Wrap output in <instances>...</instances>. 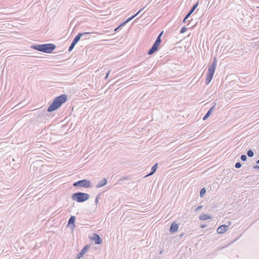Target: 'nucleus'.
<instances>
[{
	"label": "nucleus",
	"mask_w": 259,
	"mask_h": 259,
	"mask_svg": "<svg viewBox=\"0 0 259 259\" xmlns=\"http://www.w3.org/2000/svg\"><path fill=\"white\" fill-rule=\"evenodd\" d=\"M256 163L259 164V159L256 161Z\"/></svg>",
	"instance_id": "58836bf2"
},
{
	"label": "nucleus",
	"mask_w": 259,
	"mask_h": 259,
	"mask_svg": "<svg viewBox=\"0 0 259 259\" xmlns=\"http://www.w3.org/2000/svg\"><path fill=\"white\" fill-rule=\"evenodd\" d=\"M110 70H108L107 73H106L105 77V79H107L108 78V75L110 74Z\"/></svg>",
	"instance_id": "7c9ffc66"
},
{
	"label": "nucleus",
	"mask_w": 259,
	"mask_h": 259,
	"mask_svg": "<svg viewBox=\"0 0 259 259\" xmlns=\"http://www.w3.org/2000/svg\"><path fill=\"white\" fill-rule=\"evenodd\" d=\"M211 218V216L206 214H201L199 216V219L201 221H204Z\"/></svg>",
	"instance_id": "f3484780"
},
{
	"label": "nucleus",
	"mask_w": 259,
	"mask_h": 259,
	"mask_svg": "<svg viewBox=\"0 0 259 259\" xmlns=\"http://www.w3.org/2000/svg\"><path fill=\"white\" fill-rule=\"evenodd\" d=\"M75 46V44H73V43L71 42L70 46H69V49H68V51L69 52H70L71 51H72V50L73 49L74 46Z\"/></svg>",
	"instance_id": "4be33fe9"
},
{
	"label": "nucleus",
	"mask_w": 259,
	"mask_h": 259,
	"mask_svg": "<svg viewBox=\"0 0 259 259\" xmlns=\"http://www.w3.org/2000/svg\"><path fill=\"white\" fill-rule=\"evenodd\" d=\"M158 163L155 164L152 167H151V172L147 175L145 177H149L150 176H152L153 175L156 171L157 168Z\"/></svg>",
	"instance_id": "dca6fc26"
},
{
	"label": "nucleus",
	"mask_w": 259,
	"mask_h": 259,
	"mask_svg": "<svg viewBox=\"0 0 259 259\" xmlns=\"http://www.w3.org/2000/svg\"><path fill=\"white\" fill-rule=\"evenodd\" d=\"M100 194H99L98 196H97L96 199H95V203L96 204H97L99 202V200L100 199Z\"/></svg>",
	"instance_id": "a878e982"
},
{
	"label": "nucleus",
	"mask_w": 259,
	"mask_h": 259,
	"mask_svg": "<svg viewBox=\"0 0 259 259\" xmlns=\"http://www.w3.org/2000/svg\"><path fill=\"white\" fill-rule=\"evenodd\" d=\"M89 198V194L81 192L74 193L71 196V198L73 200L79 203L83 202L88 200Z\"/></svg>",
	"instance_id": "20e7f679"
},
{
	"label": "nucleus",
	"mask_w": 259,
	"mask_h": 259,
	"mask_svg": "<svg viewBox=\"0 0 259 259\" xmlns=\"http://www.w3.org/2000/svg\"><path fill=\"white\" fill-rule=\"evenodd\" d=\"M89 247L90 246L89 245H86L85 246H84L77 254L76 259H80L81 257H82L84 253L87 251Z\"/></svg>",
	"instance_id": "6e6552de"
},
{
	"label": "nucleus",
	"mask_w": 259,
	"mask_h": 259,
	"mask_svg": "<svg viewBox=\"0 0 259 259\" xmlns=\"http://www.w3.org/2000/svg\"><path fill=\"white\" fill-rule=\"evenodd\" d=\"M91 32H89L79 33L76 36H75L72 42L73 43V44L76 45L80 39L81 37H83L84 35L89 34Z\"/></svg>",
	"instance_id": "0eeeda50"
},
{
	"label": "nucleus",
	"mask_w": 259,
	"mask_h": 259,
	"mask_svg": "<svg viewBox=\"0 0 259 259\" xmlns=\"http://www.w3.org/2000/svg\"><path fill=\"white\" fill-rule=\"evenodd\" d=\"M141 13V11H139L136 14H135L134 15L132 16L131 17H129L126 19V22H129L132 19H133L135 17H136L138 15H139Z\"/></svg>",
	"instance_id": "a211bd4d"
},
{
	"label": "nucleus",
	"mask_w": 259,
	"mask_h": 259,
	"mask_svg": "<svg viewBox=\"0 0 259 259\" xmlns=\"http://www.w3.org/2000/svg\"><path fill=\"white\" fill-rule=\"evenodd\" d=\"M85 39H86V38L85 37H83V38H82V40H85Z\"/></svg>",
	"instance_id": "4c0bfd02"
},
{
	"label": "nucleus",
	"mask_w": 259,
	"mask_h": 259,
	"mask_svg": "<svg viewBox=\"0 0 259 259\" xmlns=\"http://www.w3.org/2000/svg\"><path fill=\"white\" fill-rule=\"evenodd\" d=\"M217 60L216 57L213 58L211 65L208 66L207 77L205 80V83L208 84L211 81L214 73L217 67Z\"/></svg>",
	"instance_id": "7ed1b4c3"
},
{
	"label": "nucleus",
	"mask_w": 259,
	"mask_h": 259,
	"mask_svg": "<svg viewBox=\"0 0 259 259\" xmlns=\"http://www.w3.org/2000/svg\"><path fill=\"white\" fill-rule=\"evenodd\" d=\"M67 99V95L62 94L56 97L48 108L49 112L54 111L58 109Z\"/></svg>",
	"instance_id": "f257e3e1"
},
{
	"label": "nucleus",
	"mask_w": 259,
	"mask_h": 259,
	"mask_svg": "<svg viewBox=\"0 0 259 259\" xmlns=\"http://www.w3.org/2000/svg\"><path fill=\"white\" fill-rule=\"evenodd\" d=\"M145 7L141 9L139 11H141V12L144 9Z\"/></svg>",
	"instance_id": "c9c22d12"
},
{
	"label": "nucleus",
	"mask_w": 259,
	"mask_h": 259,
	"mask_svg": "<svg viewBox=\"0 0 259 259\" xmlns=\"http://www.w3.org/2000/svg\"><path fill=\"white\" fill-rule=\"evenodd\" d=\"M205 193H206V190H205V188H203L202 189H201L200 190V197L203 198L204 197V195Z\"/></svg>",
	"instance_id": "aec40b11"
},
{
	"label": "nucleus",
	"mask_w": 259,
	"mask_h": 259,
	"mask_svg": "<svg viewBox=\"0 0 259 259\" xmlns=\"http://www.w3.org/2000/svg\"><path fill=\"white\" fill-rule=\"evenodd\" d=\"M187 30V28L185 26H184L181 28V29L180 30V33H183L185 32Z\"/></svg>",
	"instance_id": "b1692460"
},
{
	"label": "nucleus",
	"mask_w": 259,
	"mask_h": 259,
	"mask_svg": "<svg viewBox=\"0 0 259 259\" xmlns=\"http://www.w3.org/2000/svg\"><path fill=\"white\" fill-rule=\"evenodd\" d=\"M161 42V39H156L155 41L152 45V47L149 49L148 52V55H152L155 52L158 51L160 44Z\"/></svg>",
	"instance_id": "423d86ee"
},
{
	"label": "nucleus",
	"mask_w": 259,
	"mask_h": 259,
	"mask_svg": "<svg viewBox=\"0 0 259 259\" xmlns=\"http://www.w3.org/2000/svg\"><path fill=\"white\" fill-rule=\"evenodd\" d=\"M253 168L254 169H259V166L258 165H255L253 166Z\"/></svg>",
	"instance_id": "2f4dec72"
},
{
	"label": "nucleus",
	"mask_w": 259,
	"mask_h": 259,
	"mask_svg": "<svg viewBox=\"0 0 259 259\" xmlns=\"http://www.w3.org/2000/svg\"><path fill=\"white\" fill-rule=\"evenodd\" d=\"M206 227V226L205 225H201V226H200V227H201V228H205Z\"/></svg>",
	"instance_id": "473e14b6"
},
{
	"label": "nucleus",
	"mask_w": 259,
	"mask_h": 259,
	"mask_svg": "<svg viewBox=\"0 0 259 259\" xmlns=\"http://www.w3.org/2000/svg\"><path fill=\"white\" fill-rule=\"evenodd\" d=\"M202 205H199L195 209V211H198L200 209H201L202 208Z\"/></svg>",
	"instance_id": "c756f323"
},
{
	"label": "nucleus",
	"mask_w": 259,
	"mask_h": 259,
	"mask_svg": "<svg viewBox=\"0 0 259 259\" xmlns=\"http://www.w3.org/2000/svg\"><path fill=\"white\" fill-rule=\"evenodd\" d=\"M179 228V225L176 223H172L171 224L169 232L171 233H174L177 232Z\"/></svg>",
	"instance_id": "ddd939ff"
},
{
	"label": "nucleus",
	"mask_w": 259,
	"mask_h": 259,
	"mask_svg": "<svg viewBox=\"0 0 259 259\" xmlns=\"http://www.w3.org/2000/svg\"><path fill=\"white\" fill-rule=\"evenodd\" d=\"M31 48L35 50L46 53H51L56 48V46L53 44L32 45Z\"/></svg>",
	"instance_id": "f03ea898"
},
{
	"label": "nucleus",
	"mask_w": 259,
	"mask_h": 259,
	"mask_svg": "<svg viewBox=\"0 0 259 259\" xmlns=\"http://www.w3.org/2000/svg\"><path fill=\"white\" fill-rule=\"evenodd\" d=\"M128 179V177H123L122 178H121L120 179H119V182H121V181H123L125 180H127Z\"/></svg>",
	"instance_id": "bb28decb"
},
{
	"label": "nucleus",
	"mask_w": 259,
	"mask_h": 259,
	"mask_svg": "<svg viewBox=\"0 0 259 259\" xmlns=\"http://www.w3.org/2000/svg\"><path fill=\"white\" fill-rule=\"evenodd\" d=\"M74 187H81L84 188H90L92 187V184L91 181L87 179H83L74 182L73 184Z\"/></svg>",
	"instance_id": "39448f33"
},
{
	"label": "nucleus",
	"mask_w": 259,
	"mask_h": 259,
	"mask_svg": "<svg viewBox=\"0 0 259 259\" xmlns=\"http://www.w3.org/2000/svg\"><path fill=\"white\" fill-rule=\"evenodd\" d=\"M85 39H86V38L85 37H83V38H82V40H85Z\"/></svg>",
	"instance_id": "e433bc0d"
},
{
	"label": "nucleus",
	"mask_w": 259,
	"mask_h": 259,
	"mask_svg": "<svg viewBox=\"0 0 259 259\" xmlns=\"http://www.w3.org/2000/svg\"><path fill=\"white\" fill-rule=\"evenodd\" d=\"M163 31L161 32L159 34V35H158V36H157V38H156V39H158L159 38V39H161V36H162V34H163Z\"/></svg>",
	"instance_id": "cd10ccee"
},
{
	"label": "nucleus",
	"mask_w": 259,
	"mask_h": 259,
	"mask_svg": "<svg viewBox=\"0 0 259 259\" xmlns=\"http://www.w3.org/2000/svg\"><path fill=\"white\" fill-rule=\"evenodd\" d=\"M241 165H242L241 163L240 162H238L236 163V164L235 165V167L236 168H239L241 167Z\"/></svg>",
	"instance_id": "5701e85b"
},
{
	"label": "nucleus",
	"mask_w": 259,
	"mask_h": 259,
	"mask_svg": "<svg viewBox=\"0 0 259 259\" xmlns=\"http://www.w3.org/2000/svg\"><path fill=\"white\" fill-rule=\"evenodd\" d=\"M94 240L96 244H101L102 243V240L98 234H95Z\"/></svg>",
	"instance_id": "2eb2a0df"
},
{
	"label": "nucleus",
	"mask_w": 259,
	"mask_h": 259,
	"mask_svg": "<svg viewBox=\"0 0 259 259\" xmlns=\"http://www.w3.org/2000/svg\"><path fill=\"white\" fill-rule=\"evenodd\" d=\"M198 5V2H197L196 4H195L190 10L189 11V12L187 13V14L185 16V19H188V18L191 16V15L193 13V12L195 10V9L197 8V6Z\"/></svg>",
	"instance_id": "f8f14e48"
},
{
	"label": "nucleus",
	"mask_w": 259,
	"mask_h": 259,
	"mask_svg": "<svg viewBox=\"0 0 259 259\" xmlns=\"http://www.w3.org/2000/svg\"><path fill=\"white\" fill-rule=\"evenodd\" d=\"M186 20H187V19H185V18H184V20H183V23H185V22H186Z\"/></svg>",
	"instance_id": "f704fd0d"
},
{
	"label": "nucleus",
	"mask_w": 259,
	"mask_h": 259,
	"mask_svg": "<svg viewBox=\"0 0 259 259\" xmlns=\"http://www.w3.org/2000/svg\"><path fill=\"white\" fill-rule=\"evenodd\" d=\"M163 31L161 32L159 34V35H158V36H157V38H156V39H158L159 38V39H161V36H162V34H163Z\"/></svg>",
	"instance_id": "c85d7f7f"
},
{
	"label": "nucleus",
	"mask_w": 259,
	"mask_h": 259,
	"mask_svg": "<svg viewBox=\"0 0 259 259\" xmlns=\"http://www.w3.org/2000/svg\"><path fill=\"white\" fill-rule=\"evenodd\" d=\"M240 158H241V160L245 161L247 159V156L243 154L241 156Z\"/></svg>",
	"instance_id": "393cba45"
},
{
	"label": "nucleus",
	"mask_w": 259,
	"mask_h": 259,
	"mask_svg": "<svg viewBox=\"0 0 259 259\" xmlns=\"http://www.w3.org/2000/svg\"><path fill=\"white\" fill-rule=\"evenodd\" d=\"M258 20H259V17L258 18Z\"/></svg>",
	"instance_id": "ea45409f"
},
{
	"label": "nucleus",
	"mask_w": 259,
	"mask_h": 259,
	"mask_svg": "<svg viewBox=\"0 0 259 259\" xmlns=\"http://www.w3.org/2000/svg\"><path fill=\"white\" fill-rule=\"evenodd\" d=\"M127 23H128V22H126V20L124 22H123L122 23H121L120 25H119L118 27H117L116 28H115L114 31H117L118 30V29L121 27H122V26L125 25Z\"/></svg>",
	"instance_id": "6ab92c4d"
},
{
	"label": "nucleus",
	"mask_w": 259,
	"mask_h": 259,
	"mask_svg": "<svg viewBox=\"0 0 259 259\" xmlns=\"http://www.w3.org/2000/svg\"><path fill=\"white\" fill-rule=\"evenodd\" d=\"M216 105L215 103H213V105L212 107H211L209 110L207 112L206 114L204 115V116L203 117V120H206L209 116L212 114V113L213 112L214 107Z\"/></svg>",
	"instance_id": "9b49d317"
},
{
	"label": "nucleus",
	"mask_w": 259,
	"mask_h": 259,
	"mask_svg": "<svg viewBox=\"0 0 259 259\" xmlns=\"http://www.w3.org/2000/svg\"><path fill=\"white\" fill-rule=\"evenodd\" d=\"M228 229V226L223 225L220 226L218 229H217V233L220 234H222L224 233L226 231H227Z\"/></svg>",
	"instance_id": "9d476101"
},
{
	"label": "nucleus",
	"mask_w": 259,
	"mask_h": 259,
	"mask_svg": "<svg viewBox=\"0 0 259 259\" xmlns=\"http://www.w3.org/2000/svg\"><path fill=\"white\" fill-rule=\"evenodd\" d=\"M75 220H76V217L75 216H71V217L69 218V219L68 220L67 227H70L72 229H74L75 227Z\"/></svg>",
	"instance_id": "1a4fd4ad"
},
{
	"label": "nucleus",
	"mask_w": 259,
	"mask_h": 259,
	"mask_svg": "<svg viewBox=\"0 0 259 259\" xmlns=\"http://www.w3.org/2000/svg\"><path fill=\"white\" fill-rule=\"evenodd\" d=\"M107 183V180L106 178H104L102 180L99 181L96 185V188H101L104 186Z\"/></svg>",
	"instance_id": "4468645a"
},
{
	"label": "nucleus",
	"mask_w": 259,
	"mask_h": 259,
	"mask_svg": "<svg viewBox=\"0 0 259 259\" xmlns=\"http://www.w3.org/2000/svg\"><path fill=\"white\" fill-rule=\"evenodd\" d=\"M184 235V233H182V234H180V237L181 238H182V237L183 236V235Z\"/></svg>",
	"instance_id": "72a5a7b5"
},
{
	"label": "nucleus",
	"mask_w": 259,
	"mask_h": 259,
	"mask_svg": "<svg viewBox=\"0 0 259 259\" xmlns=\"http://www.w3.org/2000/svg\"><path fill=\"white\" fill-rule=\"evenodd\" d=\"M247 155H248V157H252L254 155V153L252 150H249L247 152Z\"/></svg>",
	"instance_id": "412c9836"
}]
</instances>
